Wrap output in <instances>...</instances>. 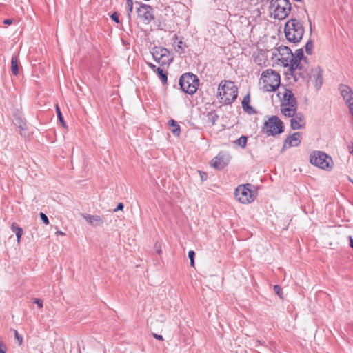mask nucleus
Here are the masks:
<instances>
[{
	"instance_id": "6e6552de",
	"label": "nucleus",
	"mask_w": 353,
	"mask_h": 353,
	"mask_svg": "<svg viewBox=\"0 0 353 353\" xmlns=\"http://www.w3.org/2000/svg\"><path fill=\"white\" fill-rule=\"evenodd\" d=\"M263 130L268 136L279 134L284 130L283 123L278 117L272 116L264 123Z\"/></svg>"
},
{
	"instance_id": "b1692460",
	"label": "nucleus",
	"mask_w": 353,
	"mask_h": 353,
	"mask_svg": "<svg viewBox=\"0 0 353 353\" xmlns=\"http://www.w3.org/2000/svg\"><path fill=\"white\" fill-rule=\"evenodd\" d=\"M156 72L158 74L159 77L161 80L162 83H166L168 80L167 72L159 67L157 68Z\"/></svg>"
},
{
	"instance_id": "f257e3e1",
	"label": "nucleus",
	"mask_w": 353,
	"mask_h": 353,
	"mask_svg": "<svg viewBox=\"0 0 353 353\" xmlns=\"http://www.w3.org/2000/svg\"><path fill=\"white\" fill-rule=\"evenodd\" d=\"M293 59L291 68H288L286 74L291 76L294 81H297L300 78H305L306 77L309 65L306 57L303 55L302 48L296 50L295 53L293 54Z\"/></svg>"
},
{
	"instance_id": "1a4fd4ad",
	"label": "nucleus",
	"mask_w": 353,
	"mask_h": 353,
	"mask_svg": "<svg viewBox=\"0 0 353 353\" xmlns=\"http://www.w3.org/2000/svg\"><path fill=\"white\" fill-rule=\"evenodd\" d=\"M252 185L247 183L245 185H239L235 190V196L239 201L243 204H248L254 201L255 193L251 190Z\"/></svg>"
},
{
	"instance_id": "9d476101",
	"label": "nucleus",
	"mask_w": 353,
	"mask_h": 353,
	"mask_svg": "<svg viewBox=\"0 0 353 353\" xmlns=\"http://www.w3.org/2000/svg\"><path fill=\"white\" fill-rule=\"evenodd\" d=\"M310 162L321 169H325L332 168V160L325 153L318 151L311 154Z\"/></svg>"
},
{
	"instance_id": "2eb2a0df",
	"label": "nucleus",
	"mask_w": 353,
	"mask_h": 353,
	"mask_svg": "<svg viewBox=\"0 0 353 353\" xmlns=\"http://www.w3.org/2000/svg\"><path fill=\"white\" fill-rule=\"evenodd\" d=\"M139 17L145 23H149L154 19L152 8L148 5H142L137 9Z\"/></svg>"
},
{
	"instance_id": "bb28decb",
	"label": "nucleus",
	"mask_w": 353,
	"mask_h": 353,
	"mask_svg": "<svg viewBox=\"0 0 353 353\" xmlns=\"http://www.w3.org/2000/svg\"><path fill=\"white\" fill-rule=\"evenodd\" d=\"M254 62L256 63L258 65H261L262 64L265 63V59L263 57V54H258L254 57Z\"/></svg>"
},
{
	"instance_id": "f704fd0d",
	"label": "nucleus",
	"mask_w": 353,
	"mask_h": 353,
	"mask_svg": "<svg viewBox=\"0 0 353 353\" xmlns=\"http://www.w3.org/2000/svg\"><path fill=\"white\" fill-rule=\"evenodd\" d=\"M274 291L280 298H281V299L283 298L282 293H281V288L279 285H274Z\"/></svg>"
},
{
	"instance_id": "4be33fe9",
	"label": "nucleus",
	"mask_w": 353,
	"mask_h": 353,
	"mask_svg": "<svg viewBox=\"0 0 353 353\" xmlns=\"http://www.w3.org/2000/svg\"><path fill=\"white\" fill-rule=\"evenodd\" d=\"M250 94H248L247 95H245L242 101V108L246 112H248V114H252L253 113L254 111V109L249 105L250 103Z\"/></svg>"
},
{
	"instance_id": "09e8293b",
	"label": "nucleus",
	"mask_w": 353,
	"mask_h": 353,
	"mask_svg": "<svg viewBox=\"0 0 353 353\" xmlns=\"http://www.w3.org/2000/svg\"><path fill=\"white\" fill-rule=\"evenodd\" d=\"M350 247L353 249V239L350 236Z\"/></svg>"
},
{
	"instance_id": "37998d69",
	"label": "nucleus",
	"mask_w": 353,
	"mask_h": 353,
	"mask_svg": "<svg viewBox=\"0 0 353 353\" xmlns=\"http://www.w3.org/2000/svg\"><path fill=\"white\" fill-rule=\"evenodd\" d=\"M13 23V20L11 19H7L3 21L5 25H11Z\"/></svg>"
},
{
	"instance_id": "c756f323",
	"label": "nucleus",
	"mask_w": 353,
	"mask_h": 353,
	"mask_svg": "<svg viewBox=\"0 0 353 353\" xmlns=\"http://www.w3.org/2000/svg\"><path fill=\"white\" fill-rule=\"evenodd\" d=\"M183 42L179 41L178 43L174 46L175 51L179 54H182L183 52V48L182 47Z\"/></svg>"
},
{
	"instance_id": "dca6fc26",
	"label": "nucleus",
	"mask_w": 353,
	"mask_h": 353,
	"mask_svg": "<svg viewBox=\"0 0 353 353\" xmlns=\"http://www.w3.org/2000/svg\"><path fill=\"white\" fill-rule=\"evenodd\" d=\"M279 94L282 95L283 100L281 104L297 105L296 100L294 98V94L292 93V90L285 89L283 92H279Z\"/></svg>"
},
{
	"instance_id": "aec40b11",
	"label": "nucleus",
	"mask_w": 353,
	"mask_h": 353,
	"mask_svg": "<svg viewBox=\"0 0 353 353\" xmlns=\"http://www.w3.org/2000/svg\"><path fill=\"white\" fill-rule=\"evenodd\" d=\"M340 91L343 98L346 101L347 103L353 101V91L349 86L345 85H341Z\"/></svg>"
},
{
	"instance_id": "f03ea898",
	"label": "nucleus",
	"mask_w": 353,
	"mask_h": 353,
	"mask_svg": "<svg viewBox=\"0 0 353 353\" xmlns=\"http://www.w3.org/2000/svg\"><path fill=\"white\" fill-rule=\"evenodd\" d=\"M280 82L279 74L275 70L268 69L262 72L259 85L263 92H274L279 88Z\"/></svg>"
},
{
	"instance_id": "2f4dec72",
	"label": "nucleus",
	"mask_w": 353,
	"mask_h": 353,
	"mask_svg": "<svg viewBox=\"0 0 353 353\" xmlns=\"http://www.w3.org/2000/svg\"><path fill=\"white\" fill-rule=\"evenodd\" d=\"M14 337L18 341L19 345H21L23 343V337L19 334V332L14 330Z\"/></svg>"
},
{
	"instance_id": "0eeeda50",
	"label": "nucleus",
	"mask_w": 353,
	"mask_h": 353,
	"mask_svg": "<svg viewBox=\"0 0 353 353\" xmlns=\"http://www.w3.org/2000/svg\"><path fill=\"white\" fill-rule=\"evenodd\" d=\"M274 56L279 61H281L285 67L291 68L293 59V53L290 48L285 46H280L275 48L272 51Z\"/></svg>"
},
{
	"instance_id": "a878e982",
	"label": "nucleus",
	"mask_w": 353,
	"mask_h": 353,
	"mask_svg": "<svg viewBox=\"0 0 353 353\" xmlns=\"http://www.w3.org/2000/svg\"><path fill=\"white\" fill-rule=\"evenodd\" d=\"M248 138L247 137L242 135L240 138L234 141V143L238 146L244 148L246 146Z\"/></svg>"
},
{
	"instance_id": "423d86ee",
	"label": "nucleus",
	"mask_w": 353,
	"mask_h": 353,
	"mask_svg": "<svg viewBox=\"0 0 353 353\" xmlns=\"http://www.w3.org/2000/svg\"><path fill=\"white\" fill-rule=\"evenodd\" d=\"M199 79L196 75L186 73L183 74L179 79V85L181 90L189 94H193L198 89Z\"/></svg>"
},
{
	"instance_id": "a19ab883",
	"label": "nucleus",
	"mask_w": 353,
	"mask_h": 353,
	"mask_svg": "<svg viewBox=\"0 0 353 353\" xmlns=\"http://www.w3.org/2000/svg\"><path fill=\"white\" fill-rule=\"evenodd\" d=\"M17 229H22V228L19 227L17 225H16L15 223H13L11 225V230H12L13 232H14L16 234L17 233Z\"/></svg>"
},
{
	"instance_id": "412c9836",
	"label": "nucleus",
	"mask_w": 353,
	"mask_h": 353,
	"mask_svg": "<svg viewBox=\"0 0 353 353\" xmlns=\"http://www.w3.org/2000/svg\"><path fill=\"white\" fill-rule=\"evenodd\" d=\"M11 70L14 76H17L19 73V59L16 54H13L11 58Z\"/></svg>"
},
{
	"instance_id": "4c0bfd02",
	"label": "nucleus",
	"mask_w": 353,
	"mask_h": 353,
	"mask_svg": "<svg viewBox=\"0 0 353 353\" xmlns=\"http://www.w3.org/2000/svg\"><path fill=\"white\" fill-rule=\"evenodd\" d=\"M111 18L113 21H114L116 23H119V14L117 13V12H114L112 15H111Z\"/></svg>"
},
{
	"instance_id": "7c9ffc66",
	"label": "nucleus",
	"mask_w": 353,
	"mask_h": 353,
	"mask_svg": "<svg viewBox=\"0 0 353 353\" xmlns=\"http://www.w3.org/2000/svg\"><path fill=\"white\" fill-rule=\"evenodd\" d=\"M312 48H313L312 43L310 41H307L305 45V51L308 54H312Z\"/></svg>"
},
{
	"instance_id": "79ce46f5",
	"label": "nucleus",
	"mask_w": 353,
	"mask_h": 353,
	"mask_svg": "<svg viewBox=\"0 0 353 353\" xmlns=\"http://www.w3.org/2000/svg\"><path fill=\"white\" fill-rule=\"evenodd\" d=\"M123 207H124V205L122 203H119L117 208L114 211L117 212L118 210H123Z\"/></svg>"
},
{
	"instance_id": "de8ad7c7",
	"label": "nucleus",
	"mask_w": 353,
	"mask_h": 353,
	"mask_svg": "<svg viewBox=\"0 0 353 353\" xmlns=\"http://www.w3.org/2000/svg\"><path fill=\"white\" fill-rule=\"evenodd\" d=\"M201 174V179L202 180H205L207 178V175L205 173H200Z\"/></svg>"
},
{
	"instance_id": "ddd939ff",
	"label": "nucleus",
	"mask_w": 353,
	"mask_h": 353,
	"mask_svg": "<svg viewBox=\"0 0 353 353\" xmlns=\"http://www.w3.org/2000/svg\"><path fill=\"white\" fill-rule=\"evenodd\" d=\"M82 216L89 225L94 228L103 226L106 222L103 216L83 214Z\"/></svg>"
},
{
	"instance_id": "c9c22d12",
	"label": "nucleus",
	"mask_w": 353,
	"mask_h": 353,
	"mask_svg": "<svg viewBox=\"0 0 353 353\" xmlns=\"http://www.w3.org/2000/svg\"><path fill=\"white\" fill-rule=\"evenodd\" d=\"M22 234H23V230L22 229H17L16 236H17V239L18 243H19L21 241V238Z\"/></svg>"
},
{
	"instance_id": "a18cd8bd",
	"label": "nucleus",
	"mask_w": 353,
	"mask_h": 353,
	"mask_svg": "<svg viewBox=\"0 0 353 353\" xmlns=\"http://www.w3.org/2000/svg\"><path fill=\"white\" fill-rule=\"evenodd\" d=\"M148 65H149V67L153 70V71L156 72L157 71V67L155 65L152 64V63H148Z\"/></svg>"
},
{
	"instance_id": "4468645a",
	"label": "nucleus",
	"mask_w": 353,
	"mask_h": 353,
	"mask_svg": "<svg viewBox=\"0 0 353 353\" xmlns=\"http://www.w3.org/2000/svg\"><path fill=\"white\" fill-rule=\"evenodd\" d=\"M230 157L228 155L219 153L211 161V165L216 169L221 170L224 168L229 163Z\"/></svg>"
},
{
	"instance_id": "f8f14e48",
	"label": "nucleus",
	"mask_w": 353,
	"mask_h": 353,
	"mask_svg": "<svg viewBox=\"0 0 353 353\" xmlns=\"http://www.w3.org/2000/svg\"><path fill=\"white\" fill-rule=\"evenodd\" d=\"M309 77L310 81L314 84L315 88L316 90H319L323 83V77H322V70L320 68L316 67L315 68H312L310 70L309 72V67L307 68V74L303 79Z\"/></svg>"
},
{
	"instance_id": "393cba45",
	"label": "nucleus",
	"mask_w": 353,
	"mask_h": 353,
	"mask_svg": "<svg viewBox=\"0 0 353 353\" xmlns=\"http://www.w3.org/2000/svg\"><path fill=\"white\" fill-rule=\"evenodd\" d=\"M218 115L216 114L215 112L211 111L208 113L207 114V120L208 122H210L212 125L215 124L216 121L218 119Z\"/></svg>"
},
{
	"instance_id": "9b49d317",
	"label": "nucleus",
	"mask_w": 353,
	"mask_h": 353,
	"mask_svg": "<svg viewBox=\"0 0 353 353\" xmlns=\"http://www.w3.org/2000/svg\"><path fill=\"white\" fill-rule=\"evenodd\" d=\"M151 54L156 62L163 66L169 65L172 61L168 49L161 46H155L151 50Z\"/></svg>"
},
{
	"instance_id": "20e7f679",
	"label": "nucleus",
	"mask_w": 353,
	"mask_h": 353,
	"mask_svg": "<svg viewBox=\"0 0 353 353\" xmlns=\"http://www.w3.org/2000/svg\"><path fill=\"white\" fill-rule=\"evenodd\" d=\"M284 32L286 39L290 42L296 43L301 40L304 28L301 21L296 19H291L286 22Z\"/></svg>"
},
{
	"instance_id": "39448f33",
	"label": "nucleus",
	"mask_w": 353,
	"mask_h": 353,
	"mask_svg": "<svg viewBox=\"0 0 353 353\" xmlns=\"http://www.w3.org/2000/svg\"><path fill=\"white\" fill-rule=\"evenodd\" d=\"M291 10L289 0H271L269 11L274 19L282 20L288 17Z\"/></svg>"
},
{
	"instance_id": "5701e85b",
	"label": "nucleus",
	"mask_w": 353,
	"mask_h": 353,
	"mask_svg": "<svg viewBox=\"0 0 353 353\" xmlns=\"http://www.w3.org/2000/svg\"><path fill=\"white\" fill-rule=\"evenodd\" d=\"M168 123L171 128L170 130L172 134L175 136H179L180 134L181 130L180 126L177 124V123L174 120L171 119L168 121Z\"/></svg>"
},
{
	"instance_id": "473e14b6",
	"label": "nucleus",
	"mask_w": 353,
	"mask_h": 353,
	"mask_svg": "<svg viewBox=\"0 0 353 353\" xmlns=\"http://www.w3.org/2000/svg\"><path fill=\"white\" fill-rule=\"evenodd\" d=\"M194 256H195L194 252L193 250H190L188 252V257L190 260V265L192 267H194Z\"/></svg>"
},
{
	"instance_id": "f3484780",
	"label": "nucleus",
	"mask_w": 353,
	"mask_h": 353,
	"mask_svg": "<svg viewBox=\"0 0 353 353\" xmlns=\"http://www.w3.org/2000/svg\"><path fill=\"white\" fill-rule=\"evenodd\" d=\"M301 143V133L295 132L292 136L288 137L283 144V148L296 147Z\"/></svg>"
},
{
	"instance_id": "7ed1b4c3",
	"label": "nucleus",
	"mask_w": 353,
	"mask_h": 353,
	"mask_svg": "<svg viewBox=\"0 0 353 353\" xmlns=\"http://www.w3.org/2000/svg\"><path fill=\"white\" fill-rule=\"evenodd\" d=\"M218 91L221 102L225 104H230L237 98L238 88L233 81H221Z\"/></svg>"
},
{
	"instance_id": "6ab92c4d",
	"label": "nucleus",
	"mask_w": 353,
	"mask_h": 353,
	"mask_svg": "<svg viewBox=\"0 0 353 353\" xmlns=\"http://www.w3.org/2000/svg\"><path fill=\"white\" fill-rule=\"evenodd\" d=\"M297 105H281V111L282 114L288 117H292L296 113Z\"/></svg>"
},
{
	"instance_id": "58836bf2",
	"label": "nucleus",
	"mask_w": 353,
	"mask_h": 353,
	"mask_svg": "<svg viewBox=\"0 0 353 353\" xmlns=\"http://www.w3.org/2000/svg\"><path fill=\"white\" fill-rule=\"evenodd\" d=\"M34 303H36L39 308H42L43 307V301L41 299H34Z\"/></svg>"
},
{
	"instance_id": "8fccbe9b",
	"label": "nucleus",
	"mask_w": 353,
	"mask_h": 353,
	"mask_svg": "<svg viewBox=\"0 0 353 353\" xmlns=\"http://www.w3.org/2000/svg\"><path fill=\"white\" fill-rule=\"evenodd\" d=\"M56 234L58 235H64V233L61 231H57Z\"/></svg>"
},
{
	"instance_id": "ea45409f",
	"label": "nucleus",
	"mask_w": 353,
	"mask_h": 353,
	"mask_svg": "<svg viewBox=\"0 0 353 353\" xmlns=\"http://www.w3.org/2000/svg\"><path fill=\"white\" fill-rule=\"evenodd\" d=\"M6 346L3 343V342L0 341V353H6Z\"/></svg>"
},
{
	"instance_id": "e433bc0d",
	"label": "nucleus",
	"mask_w": 353,
	"mask_h": 353,
	"mask_svg": "<svg viewBox=\"0 0 353 353\" xmlns=\"http://www.w3.org/2000/svg\"><path fill=\"white\" fill-rule=\"evenodd\" d=\"M40 217L45 224H46V225L49 224L48 218L44 213L41 212Z\"/></svg>"
},
{
	"instance_id": "72a5a7b5",
	"label": "nucleus",
	"mask_w": 353,
	"mask_h": 353,
	"mask_svg": "<svg viewBox=\"0 0 353 353\" xmlns=\"http://www.w3.org/2000/svg\"><path fill=\"white\" fill-rule=\"evenodd\" d=\"M127 6H128V17L130 18V12H132V9H133V1L132 0H127Z\"/></svg>"
},
{
	"instance_id": "c85d7f7f",
	"label": "nucleus",
	"mask_w": 353,
	"mask_h": 353,
	"mask_svg": "<svg viewBox=\"0 0 353 353\" xmlns=\"http://www.w3.org/2000/svg\"><path fill=\"white\" fill-rule=\"evenodd\" d=\"M56 112H57V117L59 118V121L61 123V124L63 126H65V122L63 121V118L62 117V114H61V110H60V109H59V106L57 105H56Z\"/></svg>"
},
{
	"instance_id": "cd10ccee",
	"label": "nucleus",
	"mask_w": 353,
	"mask_h": 353,
	"mask_svg": "<svg viewBox=\"0 0 353 353\" xmlns=\"http://www.w3.org/2000/svg\"><path fill=\"white\" fill-rule=\"evenodd\" d=\"M14 124L21 130H24L26 128V125L20 117L15 118Z\"/></svg>"
},
{
	"instance_id": "49530a36",
	"label": "nucleus",
	"mask_w": 353,
	"mask_h": 353,
	"mask_svg": "<svg viewBox=\"0 0 353 353\" xmlns=\"http://www.w3.org/2000/svg\"><path fill=\"white\" fill-rule=\"evenodd\" d=\"M155 247H156L157 252L159 254H161V252H162V251H161V248H160V247H158L157 244H156Z\"/></svg>"
},
{
	"instance_id": "c03bdc74",
	"label": "nucleus",
	"mask_w": 353,
	"mask_h": 353,
	"mask_svg": "<svg viewBox=\"0 0 353 353\" xmlns=\"http://www.w3.org/2000/svg\"><path fill=\"white\" fill-rule=\"evenodd\" d=\"M152 336H153L155 339H158V340H161V341H163V336H162L161 335H159V334H154H154H152Z\"/></svg>"
},
{
	"instance_id": "a211bd4d",
	"label": "nucleus",
	"mask_w": 353,
	"mask_h": 353,
	"mask_svg": "<svg viewBox=\"0 0 353 353\" xmlns=\"http://www.w3.org/2000/svg\"><path fill=\"white\" fill-rule=\"evenodd\" d=\"M291 128L293 130L301 129L305 126L304 117L301 113H296L290 121Z\"/></svg>"
}]
</instances>
